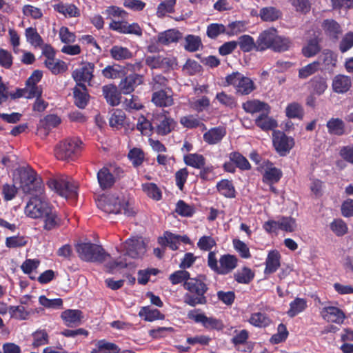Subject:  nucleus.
Returning <instances> with one entry per match:
<instances>
[{"instance_id": "1", "label": "nucleus", "mask_w": 353, "mask_h": 353, "mask_svg": "<svg viewBox=\"0 0 353 353\" xmlns=\"http://www.w3.org/2000/svg\"><path fill=\"white\" fill-rule=\"evenodd\" d=\"M206 282V276L199 274L184 283L183 286L187 290L183 296L184 303L191 307L205 305L208 303L205 294L209 290Z\"/></svg>"}, {"instance_id": "2", "label": "nucleus", "mask_w": 353, "mask_h": 353, "mask_svg": "<svg viewBox=\"0 0 353 353\" xmlns=\"http://www.w3.org/2000/svg\"><path fill=\"white\" fill-rule=\"evenodd\" d=\"M97 207L107 214L123 213L128 216L134 214L132 208H130L128 201L123 197L113 194L101 195L97 201Z\"/></svg>"}, {"instance_id": "3", "label": "nucleus", "mask_w": 353, "mask_h": 353, "mask_svg": "<svg viewBox=\"0 0 353 353\" xmlns=\"http://www.w3.org/2000/svg\"><path fill=\"white\" fill-rule=\"evenodd\" d=\"M76 250L79 258L86 262L103 263L111 257L101 245L95 243H78Z\"/></svg>"}, {"instance_id": "4", "label": "nucleus", "mask_w": 353, "mask_h": 353, "mask_svg": "<svg viewBox=\"0 0 353 353\" xmlns=\"http://www.w3.org/2000/svg\"><path fill=\"white\" fill-rule=\"evenodd\" d=\"M20 188L25 194L37 195L42 192V181L30 167H22L19 170Z\"/></svg>"}, {"instance_id": "5", "label": "nucleus", "mask_w": 353, "mask_h": 353, "mask_svg": "<svg viewBox=\"0 0 353 353\" xmlns=\"http://www.w3.org/2000/svg\"><path fill=\"white\" fill-rule=\"evenodd\" d=\"M238 265V259L234 255L225 254L221 256L219 261L216 253L210 251L208 256V265L217 274L225 275L232 272Z\"/></svg>"}, {"instance_id": "6", "label": "nucleus", "mask_w": 353, "mask_h": 353, "mask_svg": "<svg viewBox=\"0 0 353 353\" xmlns=\"http://www.w3.org/2000/svg\"><path fill=\"white\" fill-rule=\"evenodd\" d=\"M82 145L83 142L79 139H67L56 146L55 157L59 160L73 159L81 150Z\"/></svg>"}, {"instance_id": "7", "label": "nucleus", "mask_w": 353, "mask_h": 353, "mask_svg": "<svg viewBox=\"0 0 353 353\" xmlns=\"http://www.w3.org/2000/svg\"><path fill=\"white\" fill-rule=\"evenodd\" d=\"M154 132L160 136L171 133L176 125V122L170 116L168 111L162 110L152 114Z\"/></svg>"}, {"instance_id": "8", "label": "nucleus", "mask_w": 353, "mask_h": 353, "mask_svg": "<svg viewBox=\"0 0 353 353\" xmlns=\"http://www.w3.org/2000/svg\"><path fill=\"white\" fill-rule=\"evenodd\" d=\"M48 185L58 194L65 198L77 195V186L67 178L51 179L48 181Z\"/></svg>"}, {"instance_id": "9", "label": "nucleus", "mask_w": 353, "mask_h": 353, "mask_svg": "<svg viewBox=\"0 0 353 353\" xmlns=\"http://www.w3.org/2000/svg\"><path fill=\"white\" fill-rule=\"evenodd\" d=\"M294 139L288 137L283 132H272V144L276 152L281 156H286L294 146Z\"/></svg>"}, {"instance_id": "10", "label": "nucleus", "mask_w": 353, "mask_h": 353, "mask_svg": "<svg viewBox=\"0 0 353 353\" xmlns=\"http://www.w3.org/2000/svg\"><path fill=\"white\" fill-rule=\"evenodd\" d=\"M52 205L35 195L30 199L25 208L26 214L32 219H40Z\"/></svg>"}, {"instance_id": "11", "label": "nucleus", "mask_w": 353, "mask_h": 353, "mask_svg": "<svg viewBox=\"0 0 353 353\" xmlns=\"http://www.w3.org/2000/svg\"><path fill=\"white\" fill-rule=\"evenodd\" d=\"M94 64L88 62L80 68H77L72 72V77L76 81V85L85 84V82H90L93 79Z\"/></svg>"}, {"instance_id": "12", "label": "nucleus", "mask_w": 353, "mask_h": 353, "mask_svg": "<svg viewBox=\"0 0 353 353\" xmlns=\"http://www.w3.org/2000/svg\"><path fill=\"white\" fill-rule=\"evenodd\" d=\"M144 77L141 74L132 73L122 79L119 83L121 92L124 94L132 92L135 88L143 83Z\"/></svg>"}, {"instance_id": "13", "label": "nucleus", "mask_w": 353, "mask_h": 353, "mask_svg": "<svg viewBox=\"0 0 353 353\" xmlns=\"http://www.w3.org/2000/svg\"><path fill=\"white\" fill-rule=\"evenodd\" d=\"M277 37V30L275 28H270L262 32L257 39L256 50L263 51L272 48Z\"/></svg>"}, {"instance_id": "14", "label": "nucleus", "mask_w": 353, "mask_h": 353, "mask_svg": "<svg viewBox=\"0 0 353 353\" xmlns=\"http://www.w3.org/2000/svg\"><path fill=\"white\" fill-rule=\"evenodd\" d=\"M171 92L172 90L170 89L168 91L163 89L155 91L152 94L151 101L157 107H170L174 103Z\"/></svg>"}, {"instance_id": "15", "label": "nucleus", "mask_w": 353, "mask_h": 353, "mask_svg": "<svg viewBox=\"0 0 353 353\" xmlns=\"http://www.w3.org/2000/svg\"><path fill=\"white\" fill-rule=\"evenodd\" d=\"M322 317L328 322L341 324L343 322L345 315L344 312L337 307H325L321 311Z\"/></svg>"}, {"instance_id": "16", "label": "nucleus", "mask_w": 353, "mask_h": 353, "mask_svg": "<svg viewBox=\"0 0 353 353\" xmlns=\"http://www.w3.org/2000/svg\"><path fill=\"white\" fill-rule=\"evenodd\" d=\"M281 256L278 250H270L265 260L264 274L270 275L276 272L281 265Z\"/></svg>"}, {"instance_id": "17", "label": "nucleus", "mask_w": 353, "mask_h": 353, "mask_svg": "<svg viewBox=\"0 0 353 353\" xmlns=\"http://www.w3.org/2000/svg\"><path fill=\"white\" fill-rule=\"evenodd\" d=\"M43 221V229L47 231L56 229L60 225V219L56 210L51 205L41 218Z\"/></svg>"}, {"instance_id": "18", "label": "nucleus", "mask_w": 353, "mask_h": 353, "mask_svg": "<svg viewBox=\"0 0 353 353\" xmlns=\"http://www.w3.org/2000/svg\"><path fill=\"white\" fill-rule=\"evenodd\" d=\"M270 112H267L265 111L264 112H261L256 119H255V124L257 127L265 132H268L270 130H275V129L278 127L277 121L272 117L269 116Z\"/></svg>"}, {"instance_id": "19", "label": "nucleus", "mask_w": 353, "mask_h": 353, "mask_svg": "<svg viewBox=\"0 0 353 353\" xmlns=\"http://www.w3.org/2000/svg\"><path fill=\"white\" fill-rule=\"evenodd\" d=\"M74 104L79 108L83 109L88 105L90 95L85 84L76 85L73 88Z\"/></svg>"}, {"instance_id": "20", "label": "nucleus", "mask_w": 353, "mask_h": 353, "mask_svg": "<svg viewBox=\"0 0 353 353\" xmlns=\"http://www.w3.org/2000/svg\"><path fill=\"white\" fill-rule=\"evenodd\" d=\"M145 64L152 69H167L172 67L173 61L170 58L161 55L147 56Z\"/></svg>"}, {"instance_id": "21", "label": "nucleus", "mask_w": 353, "mask_h": 353, "mask_svg": "<svg viewBox=\"0 0 353 353\" xmlns=\"http://www.w3.org/2000/svg\"><path fill=\"white\" fill-rule=\"evenodd\" d=\"M327 88V79L321 75L313 77L308 82V89L311 94L322 95Z\"/></svg>"}, {"instance_id": "22", "label": "nucleus", "mask_w": 353, "mask_h": 353, "mask_svg": "<svg viewBox=\"0 0 353 353\" xmlns=\"http://www.w3.org/2000/svg\"><path fill=\"white\" fill-rule=\"evenodd\" d=\"M102 92L103 96L109 105L116 106L120 103L121 92L118 90L116 85L113 84L105 85L103 86Z\"/></svg>"}, {"instance_id": "23", "label": "nucleus", "mask_w": 353, "mask_h": 353, "mask_svg": "<svg viewBox=\"0 0 353 353\" xmlns=\"http://www.w3.org/2000/svg\"><path fill=\"white\" fill-rule=\"evenodd\" d=\"M182 37L180 31L175 29H169L159 33L157 35V43L162 46H169L172 43H176Z\"/></svg>"}, {"instance_id": "24", "label": "nucleus", "mask_w": 353, "mask_h": 353, "mask_svg": "<svg viewBox=\"0 0 353 353\" xmlns=\"http://www.w3.org/2000/svg\"><path fill=\"white\" fill-rule=\"evenodd\" d=\"M352 86L350 77L344 74H337L332 81V87L334 92L343 94L347 92Z\"/></svg>"}, {"instance_id": "25", "label": "nucleus", "mask_w": 353, "mask_h": 353, "mask_svg": "<svg viewBox=\"0 0 353 353\" xmlns=\"http://www.w3.org/2000/svg\"><path fill=\"white\" fill-rule=\"evenodd\" d=\"M226 134V130L223 127H214L203 134V140L210 145H215L221 141Z\"/></svg>"}, {"instance_id": "26", "label": "nucleus", "mask_w": 353, "mask_h": 353, "mask_svg": "<svg viewBox=\"0 0 353 353\" xmlns=\"http://www.w3.org/2000/svg\"><path fill=\"white\" fill-rule=\"evenodd\" d=\"M237 168L243 170V154L232 152L229 154V160L224 163L223 168L225 172L233 173Z\"/></svg>"}, {"instance_id": "27", "label": "nucleus", "mask_w": 353, "mask_h": 353, "mask_svg": "<svg viewBox=\"0 0 353 353\" xmlns=\"http://www.w3.org/2000/svg\"><path fill=\"white\" fill-rule=\"evenodd\" d=\"M53 8L65 17H78L81 14L79 9L73 3H65L61 1L54 4Z\"/></svg>"}, {"instance_id": "28", "label": "nucleus", "mask_w": 353, "mask_h": 353, "mask_svg": "<svg viewBox=\"0 0 353 353\" xmlns=\"http://www.w3.org/2000/svg\"><path fill=\"white\" fill-rule=\"evenodd\" d=\"M97 178L99 187L103 190L111 188L115 183L110 170L105 166L98 171Z\"/></svg>"}, {"instance_id": "29", "label": "nucleus", "mask_w": 353, "mask_h": 353, "mask_svg": "<svg viewBox=\"0 0 353 353\" xmlns=\"http://www.w3.org/2000/svg\"><path fill=\"white\" fill-rule=\"evenodd\" d=\"M61 317L67 327H73L81 322L83 312L79 310L68 309L61 313Z\"/></svg>"}, {"instance_id": "30", "label": "nucleus", "mask_w": 353, "mask_h": 353, "mask_svg": "<svg viewBox=\"0 0 353 353\" xmlns=\"http://www.w3.org/2000/svg\"><path fill=\"white\" fill-rule=\"evenodd\" d=\"M322 28L325 33L330 39L336 40L342 33V30L339 23L332 19H325L322 23Z\"/></svg>"}, {"instance_id": "31", "label": "nucleus", "mask_w": 353, "mask_h": 353, "mask_svg": "<svg viewBox=\"0 0 353 353\" xmlns=\"http://www.w3.org/2000/svg\"><path fill=\"white\" fill-rule=\"evenodd\" d=\"M327 132L331 135L341 137L346 134L345 124L340 118H331L327 123Z\"/></svg>"}, {"instance_id": "32", "label": "nucleus", "mask_w": 353, "mask_h": 353, "mask_svg": "<svg viewBox=\"0 0 353 353\" xmlns=\"http://www.w3.org/2000/svg\"><path fill=\"white\" fill-rule=\"evenodd\" d=\"M244 111L252 114L258 112L261 114L265 111H267V112H270L271 107L268 103L265 102L261 101L257 99H253L244 103Z\"/></svg>"}, {"instance_id": "33", "label": "nucleus", "mask_w": 353, "mask_h": 353, "mask_svg": "<svg viewBox=\"0 0 353 353\" xmlns=\"http://www.w3.org/2000/svg\"><path fill=\"white\" fill-rule=\"evenodd\" d=\"M101 74L106 79H121L125 74V68L119 64L108 65L102 70Z\"/></svg>"}, {"instance_id": "34", "label": "nucleus", "mask_w": 353, "mask_h": 353, "mask_svg": "<svg viewBox=\"0 0 353 353\" xmlns=\"http://www.w3.org/2000/svg\"><path fill=\"white\" fill-rule=\"evenodd\" d=\"M119 350L120 348L115 343L101 339L96 342L90 353H117Z\"/></svg>"}, {"instance_id": "35", "label": "nucleus", "mask_w": 353, "mask_h": 353, "mask_svg": "<svg viewBox=\"0 0 353 353\" xmlns=\"http://www.w3.org/2000/svg\"><path fill=\"white\" fill-rule=\"evenodd\" d=\"M45 66L54 75H58L65 72L68 70V65L65 61L52 58V59L44 61Z\"/></svg>"}, {"instance_id": "36", "label": "nucleus", "mask_w": 353, "mask_h": 353, "mask_svg": "<svg viewBox=\"0 0 353 353\" xmlns=\"http://www.w3.org/2000/svg\"><path fill=\"white\" fill-rule=\"evenodd\" d=\"M307 307L305 299L296 297L290 303V309L287 312L289 317L293 318L303 312Z\"/></svg>"}, {"instance_id": "37", "label": "nucleus", "mask_w": 353, "mask_h": 353, "mask_svg": "<svg viewBox=\"0 0 353 353\" xmlns=\"http://www.w3.org/2000/svg\"><path fill=\"white\" fill-rule=\"evenodd\" d=\"M141 317H143L145 321L152 322L155 320H163L165 315L157 309H151L150 306L142 307L139 312Z\"/></svg>"}, {"instance_id": "38", "label": "nucleus", "mask_w": 353, "mask_h": 353, "mask_svg": "<svg viewBox=\"0 0 353 353\" xmlns=\"http://www.w3.org/2000/svg\"><path fill=\"white\" fill-rule=\"evenodd\" d=\"M111 57L117 61H122L131 59L132 52L126 47L121 46H113L110 50Z\"/></svg>"}, {"instance_id": "39", "label": "nucleus", "mask_w": 353, "mask_h": 353, "mask_svg": "<svg viewBox=\"0 0 353 353\" xmlns=\"http://www.w3.org/2000/svg\"><path fill=\"white\" fill-rule=\"evenodd\" d=\"M25 37L28 43L34 48H41L43 40L36 28L28 27L25 30Z\"/></svg>"}, {"instance_id": "40", "label": "nucleus", "mask_w": 353, "mask_h": 353, "mask_svg": "<svg viewBox=\"0 0 353 353\" xmlns=\"http://www.w3.org/2000/svg\"><path fill=\"white\" fill-rule=\"evenodd\" d=\"M183 161L185 165L196 169L201 168L205 165V157L197 153H190L184 155Z\"/></svg>"}, {"instance_id": "41", "label": "nucleus", "mask_w": 353, "mask_h": 353, "mask_svg": "<svg viewBox=\"0 0 353 353\" xmlns=\"http://www.w3.org/2000/svg\"><path fill=\"white\" fill-rule=\"evenodd\" d=\"M203 47L201 39L199 36L194 34H188L185 37L184 48L190 52L198 51Z\"/></svg>"}, {"instance_id": "42", "label": "nucleus", "mask_w": 353, "mask_h": 353, "mask_svg": "<svg viewBox=\"0 0 353 353\" xmlns=\"http://www.w3.org/2000/svg\"><path fill=\"white\" fill-rule=\"evenodd\" d=\"M281 15V12L272 6L261 8L259 13V16L263 21H274L279 19Z\"/></svg>"}, {"instance_id": "43", "label": "nucleus", "mask_w": 353, "mask_h": 353, "mask_svg": "<svg viewBox=\"0 0 353 353\" xmlns=\"http://www.w3.org/2000/svg\"><path fill=\"white\" fill-rule=\"evenodd\" d=\"M285 115L289 119H298L302 120L304 116V110L297 102L289 103L285 108Z\"/></svg>"}, {"instance_id": "44", "label": "nucleus", "mask_w": 353, "mask_h": 353, "mask_svg": "<svg viewBox=\"0 0 353 353\" xmlns=\"http://www.w3.org/2000/svg\"><path fill=\"white\" fill-rule=\"evenodd\" d=\"M136 128L143 136H150L154 130L152 117L149 121L143 115H141L136 125Z\"/></svg>"}, {"instance_id": "45", "label": "nucleus", "mask_w": 353, "mask_h": 353, "mask_svg": "<svg viewBox=\"0 0 353 353\" xmlns=\"http://www.w3.org/2000/svg\"><path fill=\"white\" fill-rule=\"evenodd\" d=\"M282 175L280 169L275 167L267 168L263 175V181L269 184L276 183L279 181Z\"/></svg>"}, {"instance_id": "46", "label": "nucleus", "mask_w": 353, "mask_h": 353, "mask_svg": "<svg viewBox=\"0 0 353 353\" xmlns=\"http://www.w3.org/2000/svg\"><path fill=\"white\" fill-rule=\"evenodd\" d=\"M125 118V114L122 110H114L109 118V124L110 127L119 130L123 125Z\"/></svg>"}, {"instance_id": "47", "label": "nucleus", "mask_w": 353, "mask_h": 353, "mask_svg": "<svg viewBox=\"0 0 353 353\" xmlns=\"http://www.w3.org/2000/svg\"><path fill=\"white\" fill-rule=\"evenodd\" d=\"M142 190L147 196L154 201H160L162 199V192L160 188L154 183H145L142 184Z\"/></svg>"}, {"instance_id": "48", "label": "nucleus", "mask_w": 353, "mask_h": 353, "mask_svg": "<svg viewBox=\"0 0 353 353\" xmlns=\"http://www.w3.org/2000/svg\"><path fill=\"white\" fill-rule=\"evenodd\" d=\"M227 85H232L236 88V92L243 94V74L239 72H232L225 77Z\"/></svg>"}, {"instance_id": "49", "label": "nucleus", "mask_w": 353, "mask_h": 353, "mask_svg": "<svg viewBox=\"0 0 353 353\" xmlns=\"http://www.w3.org/2000/svg\"><path fill=\"white\" fill-rule=\"evenodd\" d=\"M219 192L225 197L232 198L235 196V190L232 181L223 179L216 184Z\"/></svg>"}, {"instance_id": "50", "label": "nucleus", "mask_w": 353, "mask_h": 353, "mask_svg": "<svg viewBox=\"0 0 353 353\" xmlns=\"http://www.w3.org/2000/svg\"><path fill=\"white\" fill-rule=\"evenodd\" d=\"M330 228L337 236H343L348 232L347 225L341 219H334L330 223Z\"/></svg>"}, {"instance_id": "51", "label": "nucleus", "mask_w": 353, "mask_h": 353, "mask_svg": "<svg viewBox=\"0 0 353 353\" xmlns=\"http://www.w3.org/2000/svg\"><path fill=\"white\" fill-rule=\"evenodd\" d=\"M321 51V47L316 38L311 39L307 45L302 48V53L305 57H312Z\"/></svg>"}, {"instance_id": "52", "label": "nucleus", "mask_w": 353, "mask_h": 353, "mask_svg": "<svg viewBox=\"0 0 353 353\" xmlns=\"http://www.w3.org/2000/svg\"><path fill=\"white\" fill-rule=\"evenodd\" d=\"M128 158L134 168H138L143 163L145 154L141 148H133L129 151Z\"/></svg>"}, {"instance_id": "53", "label": "nucleus", "mask_w": 353, "mask_h": 353, "mask_svg": "<svg viewBox=\"0 0 353 353\" xmlns=\"http://www.w3.org/2000/svg\"><path fill=\"white\" fill-rule=\"evenodd\" d=\"M180 123L184 128L188 129H194L199 126H202L203 129H206L205 125L201 122L196 116L192 114L181 117Z\"/></svg>"}, {"instance_id": "54", "label": "nucleus", "mask_w": 353, "mask_h": 353, "mask_svg": "<svg viewBox=\"0 0 353 353\" xmlns=\"http://www.w3.org/2000/svg\"><path fill=\"white\" fill-rule=\"evenodd\" d=\"M28 237L22 235H15L7 237L5 244L8 248H17L25 246L28 243Z\"/></svg>"}, {"instance_id": "55", "label": "nucleus", "mask_w": 353, "mask_h": 353, "mask_svg": "<svg viewBox=\"0 0 353 353\" xmlns=\"http://www.w3.org/2000/svg\"><path fill=\"white\" fill-rule=\"evenodd\" d=\"M279 228L282 231L292 232L296 230V223L292 216H281L278 219Z\"/></svg>"}, {"instance_id": "56", "label": "nucleus", "mask_w": 353, "mask_h": 353, "mask_svg": "<svg viewBox=\"0 0 353 353\" xmlns=\"http://www.w3.org/2000/svg\"><path fill=\"white\" fill-rule=\"evenodd\" d=\"M175 212L183 217H191L195 212L194 208L185 203L183 200H179L176 204Z\"/></svg>"}, {"instance_id": "57", "label": "nucleus", "mask_w": 353, "mask_h": 353, "mask_svg": "<svg viewBox=\"0 0 353 353\" xmlns=\"http://www.w3.org/2000/svg\"><path fill=\"white\" fill-rule=\"evenodd\" d=\"M320 62L315 61L299 70V78L305 79L315 74L319 70Z\"/></svg>"}, {"instance_id": "58", "label": "nucleus", "mask_w": 353, "mask_h": 353, "mask_svg": "<svg viewBox=\"0 0 353 353\" xmlns=\"http://www.w3.org/2000/svg\"><path fill=\"white\" fill-rule=\"evenodd\" d=\"M176 0H165L160 3L157 7V15L158 17H163L167 13L174 12V6Z\"/></svg>"}, {"instance_id": "59", "label": "nucleus", "mask_w": 353, "mask_h": 353, "mask_svg": "<svg viewBox=\"0 0 353 353\" xmlns=\"http://www.w3.org/2000/svg\"><path fill=\"white\" fill-rule=\"evenodd\" d=\"M191 279L190 274L185 270H181L174 272L169 276V280L172 285H177L185 283Z\"/></svg>"}, {"instance_id": "60", "label": "nucleus", "mask_w": 353, "mask_h": 353, "mask_svg": "<svg viewBox=\"0 0 353 353\" xmlns=\"http://www.w3.org/2000/svg\"><path fill=\"white\" fill-rule=\"evenodd\" d=\"M289 335V332L287 330L286 325L283 323H280L277 327V332L273 334L270 341L272 344H279L284 342Z\"/></svg>"}, {"instance_id": "61", "label": "nucleus", "mask_w": 353, "mask_h": 353, "mask_svg": "<svg viewBox=\"0 0 353 353\" xmlns=\"http://www.w3.org/2000/svg\"><path fill=\"white\" fill-rule=\"evenodd\" d=\"M225 26L222 23H212L207 26L206 35L211 39H216L222 34H225Z\"/></svg>"}, {"instance_id": "62", "label": "nucleus", "mask_w": 353, "mask_h": 353, "mask_svg": "<svg viewBox=\"0 0 353 353\" xmlns=\"http://www.w3.org/2000/svg\"><path fill=\"white\" fill-rule=\"evenodd\" d=\"M291 46L292 42L289 38L277 35L271 49L275 52H285L288 50Z\"/></svg>"}, {"instance_id": "63", "label": "nucleus", "mask_w": 353, "mask_h": 353, "mask_svg": "<svg viewBox=\"0 0 353 353\" xmlns=\"http://www.w3.org/2000/svg\"><path fill=\"white\" fill-rule=\"evenodd\" d=\"M250 323L256 327H265L270 325V319L265 314L257 312L252 314Z\"/></svg>"}, {"instance_id": "64", "label": "nucleus", "mask_w": 353, "mask_h": 353, "mask_svg": "<svg viewBox=\"0 0 353 353\" xmlns=\"http://www.w3.org/2000/svg\"><path fill=\"white\" fill-rule=\"evenodd\" d=\"M10 317L18 320L28 319L30 312L22 305H10L8 308Z\"/></svg>"}]
</instances>
